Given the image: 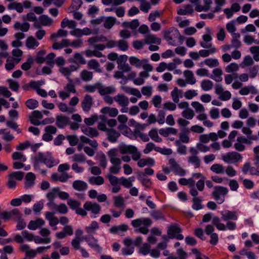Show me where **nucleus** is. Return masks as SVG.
<instances>
[{"mask_svg":"<svg viewBox=\"0 0 259 259\" xmlns=\"http://www.w3.org/2000/svg\"><path fill=\"white\" fill-rule=\"evenodd\" d=\"M0 135L2 136V139L6 142L12 141L14 139L13 135L7 128L0 129Z\"/></svg>","mask_w":259,"mask_h":259,"instance_id":"nucleus-41","label":"nucleus"},{"mask_svg":"<svg viewBox=\"0 0 259 259\" xmlns=\"http://www.w3.org/2000/svg\"><path fill=\"white\" fill-rule=\"evenodd\" d=\"M118 153L121 154H130L132 155V158L134 161H138L141 158V153L138 150L137 148L131 145H126L123 143H120L117 148Z\"/></svg>","mask_w":259,"mask_h":259,"instance_id":"nucleus-5","label":"nucleus"},{"mask_svg":"<svg viewBox=\"0 0 259 259\" xmlns=\"http://www.w3.org/2000/svg\"><path fill=\"white\" fill-rule=\"evenodd\" d=\"M249 51L253 56V59L256 61H259V46H252L249 48Z\"/></svg>","mask_w":259,"mask_h":259,"instance_id":"nucleus-60","label":"nucleus"},{"mask_svg":"<svg viewBox=\"0 0 259 259\" xmlns=\"http://www.w3.org/2000/svg\"><path fill=\"white\" fill-rule=\"evenodd\" d=\"M14 36L16 39L12 41V46L15 48H18L22 46V42L21 41V40L24 38V34L23 32H18L15 34Z\"/></svg>","mask_w":259,"mask_h":259,"instance_id":"nucleus-36","label":"nucleus"},{"mask_svg":"<svg viewBox=\"0 0 259 259\" xmlns=\"http://www.w3.org/2000/svg\"><path fill=\"white\" fill-rule=\"evenodd\" d=\"M80 141L81 143H85V144H88L91 146H92L93 148H96L98 146V144L96 140H91L85 136H81L80 137Z\"/></svg>","mask_w":259,"mask_h":259,"instance_id":"nucleus-53","label":"nucleus"},{"mask_svg":"<svg viewBox=\"0 0 259 259\" xmlns=\"http://www.w3.org/2000/svg\"><path fill=\"white\" fill-rule=\"evenodd\" d=\"M187 186L190 188V194L193 196H196L198 195L197 189L195 187V181L193 178L187 179Z\"/></svg>","mask_w":259,"mask_h":259,"instance_id":"nucleus-34","label":"nucleus"},{"mask_svg":"<svg viewBox=\"0 0 259 259\" xmlns=\"http://www.w3.org/2000/svg\"><path fill=\"white\" fill-rule=\"evenodd\" d=\"M242 155L235 151L229 152L222 156V159L228 164H235L242 161Z\"/></svg>","mask_w":259,"mask_h":259,"instance_id":"nucleus-7","label":"nucleus"},{"mask_svg":"<svg viewBox=\"0 0 259 259\" xmlns=\"http://www.w3.org/2000/svg\"><path fill=\"white\" fill-rule=\"evenodd\" d=\"M116 18L113 17H104V26L107 29H110L115 23Z\"/></svg>","mask_w":259,"mask_h":259,"instance_id":"nucleus-55","label":"nucleus"},{"mask_svg":"<svg viewBox=\"0 0 259 259\" xmlns=\"http://www.w3.org/2000/svg\"><path fill=\"white\" fill-rule=\"evenodd\" d=\"M183 74L185 80L188 84L193 85L196 82V79L192 71L185 70L184 71Z\"/></svg>","mask_w":259,"mask_h":259,"instance_id":"nucleus-33","label":"nucleus"},{"mask_svg":"<svg viewBox=\"0 0 259 259\" xmlns=\"http://www.w3.org/2000/svg\"><path fill=\"white\" fill-rule=\"evenodd\" d=\"M116 47L118 50L122 52H125L128 49V43L124 39H120L117 41Z\"/></svg>","mask_w":259,"mask_h":259,"instance_id":"nucleus-58","label":"nucleus"},{"mask_svg":"<svg viewBox=\"0 0 259 259\" xmlns=\"http://www.w3.org/2000/svg\"><path fill=\"white\" fill-rule=\"evenodd\" d=\"M205 30V33L202 36V40L200 42V45L203 48H215L211 43L212 38L211 29L206 27Z\"/></svg>","mask_w":259,"mask_h":259,"instance_id":"nucleus-11","label":"nucleus"},{"mask_svg":"<svg viewBox=\"0 0 259 259\" xmlns=\"http://www.w3.org/2000/svg\"><path fill=\"white\" fill-rule=\"evenodd\" d=\"M114 101L121 107L120 112L127 113L129 105V99L122 94H118L114 97Z\"/></svg>","mask_w":259,"mask_h":259,"instance_id":"nucleus-9","label":"nucleus"},{"mask_svg":"<svg viewBox=\"0 0 259 259\" xmlns=\"http://www.w3.org/2000/svg\"><path fill=\"white\" fill-rule=\"evenodd\" d=\"M82 240L86 241L88 245L95 250L100 252L102 250L101 247L98 244V241L93 236L84 237Z\"/></svg>","mask_w":259,"mask_h":259,"instance_id":"nucleus-23","label":"nucleus"},{"mask_svg":"<svg viewBox=\"0 0 259 259\" xmlns=\"http://www.w3.org/2000/svg\"><path fill=\"white\" fill-rule=\"evenodd\" d=\"M222 74L223 71L222 69L217 68L213 70L210 77L217 82H220L223 79Z\"/></svg>","mask_w":259,"mask_h":259,"instance_id":"nucleus-42","label":"nucleus"},{"mask_svg":"<svg viewBox=\"0 0 259 259\" xmlns=\"http://www.w3.org/2000/svg\"><path fill=\"white\" fill-rule=\"evenodd\" d=\"M130 63L137 68H141L144 62V59L140 60L135 56L130 57L129 58Z\"/></svg>","mask_w":259,"mask_h":259,"instance_id":"nucleus-48","label":"nucleus"},{"mask_svg":"<svg viewBox=\"0 0 259 259\" xmlns=\"http://www.w3.org/2000/svg\"><path fill=\"white\" fill-rule=\"evenodd\" d=\"M39 45V43L37 40L33 36H29L25 42L26 47L29 49H35Z\"/></svg>","mask_w":259,"mask_h":259,"instance_id":"nucleus-39","label":"nucleus"},{"mask_svg":"<svg viewBox=\"0 0 259 259\" xmlns=\"http://www.w3.org/2000/svg\"><path fill=\"white\" fill-rule=\"evenodd\" d=\"M69 62L73 63L77 65L84 64L85 60L82 55L79 53H75L72 58L69 60Z\"/></svg>","mask_w":259,"mask_h":259,"instance_id":"nucleus-31","label":"nucleus"},{"mask_svg":"<svg viewBox=\"0 0 259 259\" xmlns=\"http://www.w3.org/2000/svg\"><path fill=\"white\" fill-rule=\"evenodd\" d=\"M59 160L55 159L50 152H38L33 158V166L36 168L40 163H44L48 168H51L57 165Z\"/></svg>","mask_w":259,"mask_h":259,"instance_id":"nucleus-2","label":"nucleus"},{"mask_svg":"<svg viewBox=\"0 0 259 259\" xmlns=\"http://www.w3.org/2000/svg\"><path fill=\"white\" fill-rule=\"evenodd\" d=\"M89 182L93 185H101L104 182V180L102 177H91L89 179Z\"/></svg>","mask_w":259,"mask_h":259,"instance_id":"nucleus-50","label":"nucleus"},{"mask_svg":"<svg viewBox=\"0 0 259 259\" xmlns=\"http://www.w3.org/2000/svg\"><path fill=\"white\" fill-rule=\"evenodd\" d=\"M168 163L171 167V170L174 172L175 175L183 177L186 175V170L181 167L175 159L170 158L168 161Z\"/></svg>","mask_w":259,"mask_h":259,"instance_id":"nucleus-13","label":"nucleus"},{"mask_svg":"<svg viewBox=\"0 0 259 259\" xmlns=\"http://www.w3.org/2000/svg\"><path fill=\"white\" fill-rule=\"evenodd\" d=\"M42 113L38 110H35L31 113L29 116V120L30 122L35 125L40 124V120L42 118Z\"/></svg>","mask_w":259,"mask_h":259,"instance_id":"nucleus-22","label":"nucleus"},{"mask_svg":"<svg viewBox=\"0 0 259 259\" xmlns=\"http://www.w3.org/2000/svg\"><path fill=\"white\" fill-rule=\"evenodd\" d=\"M138 160L137 165L139 167H143L145 166H152L155 164L154 159L151 157L141 159L140 158Z\"/></svg>","mask_w":259,"mask_h":259,"instance_id":"nucleus-27","label":"nucleus"},{"mask_svg":"<svg viewBox=\"0 0 259 259\" xmlns=\"http://www.w3.org/2000/svg\"><path fill=\"white\" fill-rule=\"evenodd\" d=\"M222 220L226 222V225L221 222L220 219L218 217H213L212 223L219 231H225L227 230L233 231L236 228V224L232 221H236L238 219L237 212L225 210L220 212Z\"/></svg>","mask_w":259,"mask_h":259,"instance_id":"nucleus-1","label":"nucleus"},{"mask_svg":"<svg viewBox=\"0 0 259 259\" xmlns=\"http://www.w3.org/2000/svg\"><path fill=\"white\" fill-rule=\"evenodd\" d=\"M204 63L210 68L216 67L219 65L218 60L214 58L206 59L204 61Z\"/></svg>","mask_w":259,"mask_h":259,"instance_id":"nucleus-62","label":"nucleus"},{"mask_svg":"<svg viewBox=\"0 0 259 259\" xmlns=\"http://www.w3.org/2000/svg\"><path fill=\"white\" fill-rule=\"evenodd\" d=\"M79 69V67L74 65H71L69 66H61L59 67V72L67 80L71 79L70 75L72 72L77 71Z\"/></svg>","mask_w":259,"mask_h":259,"instance_id":"nucleus-16","label":"nucleus"},{"mask_svg":"<svg viewBox=\"0 0 259 259\" xmlns=\"http://www.w3.org/2000/svg\"><path fill=\"white\" fill-rule=\"evenodd\" d=\"M93 99L90 95H86L81 102V107L84 112H89L93 104Z\"/></svg>","mask_w":259,"mask_h":259,"instance_id":"nucleus-21","label":"nucleus"},{"mask_svg":"<svg viewBox=\"0 0 259 259\" xmlns=\"http://www.w3.org/2000/svg\"><path fill=\"white\" fill-rule=\"evenodd\" d=\"M35 175L31 172H28L25 176V188L29 189L33 187L35 184Z\"/></svg>","mask_w":259,"mask_h":259,"instance_id":"nucleus-25","label":"nucleus"},{"mask_svg":"<svg viewBox=\"0 0 259 259\" xmlns=\"http://www.w3.org/2000/svg\"><path fill=\"white\" fill-rule=\"evenodd\" d=\"M239 69V66L236 63H231L225 68V71L227 73H234L238 71Z\"/></svg>","mask_w":259,"mask_h":259,"instance_id":"nucleus-63","label":"nucleus"},{"mask_svg":"<svg viewBox=\"0 0 259 259\" xmlns=\"http://www.w3.org/2000/svg\"><path fill=\"white\" fill-rule=\"evenodd\" d=\"M144 40L146 44H154L160 45L161 44V39L151 33L147 34L145 36Z\"/></svg>","mask_w":259,"mask_h":259,"instance_id":"nucleus-28","label":"nucleus"},{"mask_svg":"<svg viewBox=\"0 0 259 259\" xmlns=\"http://www.w3.org/2000/svg\"><path fill=\"white\" fill-rule=\"evenodd\" d=\"M34 239V235L26 230L22 231L21 234H16L14 236V240L17 243H23L25 241L32 242Z\"/></svg>","mask_w":259,"mask_h":259,"instance_id":"nucleus-12","label":"nucleus"},{"mask_svg":"<svg viewBox=\"0 0 259 259\" xmlns=\"http://www.w3.org/2000/svg\"><path fill=\"white\" fill-rule=\"evenodd\" d=\"M69 118L64 115L58 116L57 118V124L60 127H63L68 124Z\"/></svg>","mask_w":259,"mask_h":259,"instance_id":"nucleus-56","label":"nucleus"},{"mask_svg":"<svg viewBox=\"0 0 259 259\" xmlns=\"http://www.w3.org/2000/svg\"><path fill=\"white\" fill-rule=\"evenodd\" d=\"M182 230L177 224H172L167 230V235L168 237L171 239L176 238L178 240H183L184 236L181 233Z\"/></svg>","mask_w":259,"mask_h":259,"instance_id":"nucleus-10","label":"nucleus"},{"mask_svg":"<svg viewBox=\"0 0 259 259\" xmlns=\"http://www.w3.org/2000/svg\"><path fill=\"white\" fill-rule=\"evenodd\" d=\"M110 162L112 166L109 168V171L111 174H118L120 170L121 160L118 156V150L116 148H112L107 152Z\"/></svg>","mask_w":259,"mask_h":259,"instance_id":"nucleus-3","label":"nucleus"},{"mask_svg":"<svg viewBox=\"0 0 259 259\" xmlns=\"http://www.w3.org/2000/svg\"><path fill=\"white\" fill-rule=\"evenodd\" d=\"M88 66L89 68L94 69L98 72H101V69L100 68V64L96 59H92L90 60L88 63Z\"/></svg>","mask_w":259,"mask_h":259,"instance_id":"nucleus-54","label":"nucleus"},{"mask_svg":"<svg viewBox=\"0 0 259 259\" xmlns=\"http://www.w3.org/2000/svg\"><path fill=\"white\" fill-rule=\"evenodd\" d=\"M53 20L52 18L46 15L40 16L38 21L34 23V26L36 28H40L41 26H50L53 24Z\"/></svg>","mask_w":259,"mask_h":259,"instance_id":"nucleus-15","label":"nucleus"},{"mask_svg":"<svg viewBox=\"0 0 259 259\" xmlns=\"http://www.w3.org/2000/svg\"><path fill=\"white\" fill-rule=\"evenodd\" d=\"M81 131L84 134L91 138L97 137L99 135L98 131L95 128L83 126L81 127Z\"/></svg>","mask_w":259,"mask_h":259,"instance_id":"nucleus-32","label":"nucleus"},{"mask_svg":"<svg viewBox=\"0 0 259 259\" xmlns=\"http://www.w3.org/2000/svg\"><path fill=\"white\" fill-rule=\"evenodd\" d=\"M152 222L149 218H139L132 221L131 224L135 228V231L143 234H147L148 228L151 225Z\"/></svg>","mask_w":259,"mask_h":259,"instance_id":"nucleus-4","label":"nucleus"},{"mask_svg":"<svg viewBox=\"0 0 259 259\" xmlns=\"http://www.w3.org/2000/svg\"><path fill=\"white\" fill-rule=\"evenodd\" d=\"M80 77L84 81H89L93 78V73L87 70H83L80 73Z\"/></svg>","mask_w":259,"mask_h":259,"instance_id":"nucleus-61","label":"nucleus"},{"mask_svg":"<svg viewBox=\"0 0 259 259\" xmlns=\"http://www.w3.org/2000/svg\"><path fill=\"white\" fill-rule=\"evenodd\" d=\"M72 187L76 191L84 192L88 188V184L83 181L75 180L72 183Z\"/></svg>","mask_w":259,"mask_h":259,"instance_id":"nucleus-26","label":"nucleus"},{"mask_svg":"<svg viewBox=\"0 0 259 259\" xmlns=\"http://www.w3.org/2000/svg\"><path fill=\"white\" fill-rule=\"evenodd\" d=\"M207 49H202L199 51V56L201 57H207L210 55L215 54L217 52L216 48H207Z\"/></svg>","mask_w":259,"mask_h":259,"instance_id":"nucleus-43","label":"nucleus"},{"mask_svg":"<svg viewBox=\"0 0 259 259\" xmlns=\"http://www.w3.org/2000/svg\"><path fill=\"white\" fill-rule=\"evenodd\" d=\"M225 167L221 164H213L210 169V170L217 174H224L225 173Z\"/></svg>","mask_w":259,"mask_h":259,"instance_id":"nucleus-44","label":"nucleus"},{"mask_svg":"<svg viewBox=\"0 0 259 259\" xmlns=\"http://www.w3.org/2000/svg\"><path fill=\"white\" fill-rule=\"evenodd\" d=\"M213 82L209 79H204L201 82V88L205 92L209 91L213 88Z\"/></svg>","mask_w":259,"mask_h":259,"instance_id":"nucleus-47","label":"nucleus"},{"mask_svg":"<svg viewBox=\"0 0 259 259\" xmlns=\"http://www.w3.org/2000/svg\"><path fill=\"white\" fill-rule=\"evenodd\" d=\"M21 59H14L12 58H8L7 60V62L5 65L6 69L7 70H11L13 69L16 64L18 63Z\"/></svg>","mask_w":259,"mask_h":259,"instance_id":"nucleus-49","label":"nucleus"},{"mask_svg":"<svg viewBox=\"0 0 259 259\" xmlns=\"http://www.w3.org/2000/svg\"><path fill=\"white\" fill-rule=\"evenodd\" d=\"M251 142L248 139L243 137L240 136L237 137L236 142L234 144V148L238 151H243L245 149V144H250Z\"/></svg>","mask_w":259,"mask_h":259,"instance_id":"nucleus-18","label":"nucleus"},{"mask_svg":"<svg viewBox=\"0 0 259 259\" xmlns=\"http://www.w3.org/2000/svg\"><path fill=\"white\" fill-rule=\"evenodd\" d=\"M228 189L222 186H216L212 192L213 198L219 204L223 203L225 201V196L228 193Z\"/></svg>","mask_w":259,"mask_h":259,"instance_id":"nucleus-8","label":"nucleus"},{"mask_svg":"<svg viewBox=\"0 0 259 259\" xmlns=\"http://www.w3.org/2000/svg\"><path fill=\"white\" fill-rule=\"evenodd\" d=\"M164 38L168 44L176 46L177 40L181 38V36L179 30L175 27H170L162 31Z\"/></svg>","mask_w":259,"mask_h":259,"instance_id":"nucleus-6","label":"nucleus"},{"mask_svg":"<svg viewBox=\"0 0 259 259\" xmlns=\"http://www.w3.org/2000/svg\"><path fill=\"white\" fill-rule=\"evenodd\" d=\"M83 207L87 211H91L94 214L93 216L94 218H95L96 214L99 213L101 210V206L99 204L91 201L86 202L83 205Z\"/></svg>","mask_w":259,"mask_h":259,"instance_id":"nucleus-17","label":"nucleus"},{"mask_svg":"<svg viewBox=\"0 0 259 259\" xmlns=\"http://www.w3.org/2000/svg\"><path fill=\"white\" fill-rule=\"evenodd\" d=\"M45 224V222L42 219L38 218L35 220L31 221L29 223L27 228L30 230H35L44 226Z\"/></svg>","mask_w":259,"mask_h":259,"instance_id":"nucleus-24","label":"nucleus"},{"mask_svg":"<svg viewBox=\"0 0 259 259\" xmlns=\"http://www.w3.org/2000/svg\"><path fill=\"white\" fill-rule=\"evenodd\" d=\"M193 12V8L191 5H186L177 10V13L180 15H190Z\"/></svg>","mask_w":259,"mask_h":259,"instance_id":"nucleus-40","label":"nucleus"},{"mask_svg":"<svg viewBox=\"0 0 259 259\" xmlns=\"http://www.w3.org/2000/svg\"><path fill=\"white\" fill-rule=\"evenodd\" d=\"M108 140L111 143H115L120 134L119 132L112 129H109L107 132Z\"/></svg>","mask_w":259,"mask_h":259,"instance_id":"nucleus-37","label":"nucleus"},{"mask_svg":"<svg viewBox=\"0 0 259 259\" xmlns=\"http://www.w3.org/2000/svg\"><path fill=\"white\" fill-rule=\"evenodd\" d=\"M196 196H193V198L192 199L193 201V204H192V208L193 209L198 210H200L202 208V206L201 205V199Z\"/></svg>","mask_w":259,"mask_h":259,"instance_id":"nucleus-64","label":"nucleus"},{"mask_svg":"<svg viewBox=\"0 0 259 259\" xmlns=\"http://www.w3.org/2000/svg\"><path fill=\"white\" fill-rule=\"evenodd\" d=\"M30 25L28 23L24 22L20 23L19 22H16L14 25V27L16 30H21L23 33V32H26L29 30Z\"/></svg>","mask_w":259,"mask_h":259,"instance_id":"nucleus-46","label":"nucleus"},{"mask_svg":"<svg viewBox=\"0 0 259 259\" xmlns=\"http://www.w3.org/2000/svg\"><path fill=\"white\" fill-rule=\"evenodd\" d=\"M149 76L148 73L146 72H140L139 76L134 79V83L137 85H141L144 83L145 79Z\"/></svg>","mask_w":259,"mask_h":259,"instance_id":"nucleus-35","label":"nucleus"},{"mask_svg":"<svg viewBox=\"0 0 259 259\" xmlns=\"http://www.w3.org/2000/svg\"><path fill=\"white\" fill-rule=\"evenodd\" d=\"M46 51L44 49L39 51L36 54L35 61L38 64H42L46 61V57H45Z\"/></svg>","mask_w":259,"mask_h":259,"instance_id":"nucleus-51","label":"nucleus"},{"mask_svg":"<svg viewBox=\"0 0 259 259\" xmlns=\"http://www.w3.org/2000/svg\"><path fill=\"white\" fill-rule=\"evenodd\" d=\"M250 127H249L247 125V126H243L241 128L242 133L246 135L248 137V138L250 140H257V138L256 136H251L252 133V131L250 129Z\"/></svg>","mask_w":259,"mask_h":259,"instance_id":"nucleus-59","label":"nucleus"},{"mask_svg":"<svg viewBox=\"0 0 259 259\" xmlns=\"http://www.w3.org/2000/svg\"><path fill=\"white\" fill-rule=\"evenodd\" d=\"M182 91L177 87H175L170 93V95L173 102L175 103H178L180 99L182 97Z\"/></svg>","mask_w":259,"mask_h":259,"instance_id":"nucleus-38","label":"nucleus"},{"mask_svg":"<svg viewBox=\"0 0 259 259\" xmlns=\"http://www.w3.org/2000/svg\"><path fill=\"white\" fill-rule=\"evenodd\" d=\"M191 155L188 157V161L189 163L194 165L195 168H198L200 165L201 160L198 156V151L194 147L190 149Z\"/></svg>","mask_w":259,"mask_h":259,"instance_id":"nucleus-14","label":"nucleus"},{"mask_svg":"<svg viewBox=\"0 0 259 259\" xmlns=\"http://www.w3.org/2000/svg\"><path fill=\"white\" fill-rule=\"evenodd\" d=\"M103 114H108L111 117H116L118 114V110L116 108L104 107L100 110Z\"/></svg>","mask_w":259,"mask_h":259,"instance_id":"nucleus-29","label":"nucleus"},{"mask_svg":"<svg viewBox=\"0 0 259 259\" xmlns=\"http://www.w3.org/2000/svg\"><path fill=\"white\" fill-rule=\"evenodd\" d=\"M177 254L179 257H176L173 255H170L168 256L167 259H186L187 256V253L183 250L182 248H180L177 250Z\"/></svg>","mask_w":259,"mask_h":259,"instance_id":"nucleus-52","label":"nucleus"},{"mask_svg":"<svg viewBox=\"0 0 259 259\" xmlns=\"http://www.w3.org/2000/svg\"><path fill=\"white\" fill-rule=\"evenodd\" d=\"M121 89L125 93L135 96L137 97V98H141L142 97V95L141 92L137 89L133 88L128 86H122Z\"/></svg>","mask_w":259,"mask_h":259,"instance_id":"nucleus-30","label":"nucleus"},{"mask_svg":"<svg viewBox=\"0 0 259 259\" xmlns=\"http://www.w3.org/2000/svg\"><path fill=\"white\" fill-rule=\"evenodd\" d=\"M8 8L9 10H15L18 13H21L23 11V6L19 3L12 2L9 4L8 6Z\"/></svg>","mask_w":259,"mask_h":259,"instance_id":"nucleus-45","label":"nucleus"},{"mask_svg":"<svg viewBox=\"0 0 259 259\" xmlns=\"http://www.w3.org/2000/svg\"><path fill=\"white\" fill-rule=\"evenodd\" d=\"M58 187H55L51 190L46 195V197L49 200L47 205L50 208H55L57 207V204L54 202V201L57 196Z\"/></svg>","mask_w":259,"mask_h":259,"instance_id":"nucleus-20","label":"nucleus"},{"mask_svg":"<svg viewBox=\"0 0 259 259\" xmlns=\"http://www.w3.org/2000/svg\"><path fill=\"white\" fill-rule=\"evenodd\" d=\"M233 38L232 39L231 46L232 47L238 49L241 46V42L239 39L240 35L239 33L233 34Z\"/></svg>","mask_w":259,"mask_h":259,"instance_id":"nucleus-57","label":"nucleus"},{"mask_svg":"<svg viewBox=\"0 0 259 259\" xmlns=\"http://www.w3.org/2000/svg\"><path fill=\"white\" fill-rule=\"evenodd\" d=\"M97 90L101 96H106L114 94L116 92L115 88L113 85L106 87L101 83H97Z\"/></svg>","mask_w":259,"mask_h":259,"instance_id":"nucleus-19","label":"nucleus"}]
</instances>
